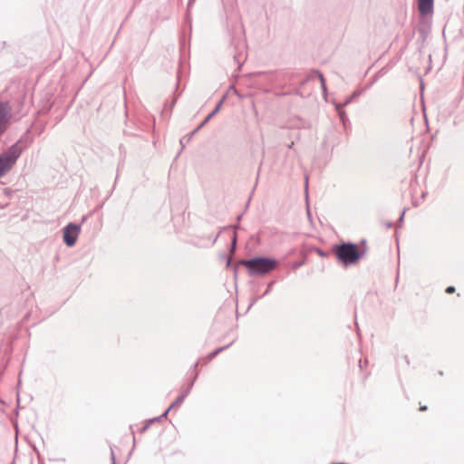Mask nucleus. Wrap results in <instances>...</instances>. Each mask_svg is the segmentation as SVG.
<instances>
[{
  "mask_svg": "<svg viewBox=\"0 0 464 464\" xmlns=\"http://www.w3.org/2000/svg\"><path fill=\"white\" fill-rule=\"evenodd\" d=\"M236 242H237V238H236V236L234 237L233 238V241H232V248H231V251H234L235 250V247H236Z\"/></svg>",
  "mask_w": 464,
  "mask_h": 464,
  "instance_id": "14",
  "label": "nucleus"
},
{
  "mask_svg": "<svg viewBox=\"0 0 464 464\" xmlns=\"http://www.w3.org/2000/svg\"><path fill=\"white\" fill-rule=\"evenodd\" d=\"M22 151V147L16 142L0 155V178L12 169Z\"/></svg>",
  "mask_w": 464,
  "mask_h": 464,
  "instance_id": "3",
  "label": "nucleus"
},
{
  "mask_svg": "<svg viewBox=\"0 0 464 464\" xmlns=\"http://www.w3.org/2000/svg\"><path fill=\"white\" fill-rule=\"evenodd\" d=\"M339 114H340V118L343 121L344 112L343 111H340Z\"/></svg>",
  "mask_w": 464,
  "mask_h": 464,
  "instance_id": "17",
  "label": "nucleus"
},
{
  "mask_svg": "<svg viewBox=\"0 0 464 464\" xmlns=\"http://www.w3.org/2000/svg\"><path fill=\"white\" fill-rule=\"evenodd\" d=\"M334 252L337 260L344 266L356 264L365 254V251H360L357 245L353 243L335 246Z\"/></svg>",
  "mask_w": 464,
  "mask_h": 464,
  "instance_id": "1",
  "label": "nucleus"
},
{
  "mask_svg": "<svg viewBox=\"0 0 464 464\" xmlns=\"http://www.w3.org/2000/svg\"><path fill=\"white\" fill-rule=\"evenodd\" d=\"M216 113H213V111L208 114L209 117H213Z\"/></svg>",
  "mask_w": 464,
  "mask_h": 464,
  "instance_id": "18",
  "label": "nucleus"
},
{
  "mask_svg": "<svg viewBox=\"0 0 464 464\" xmlns=\"http://www.w3.org/2000/svg\"><path fill=\"white\" fill-rule=\"evenodd\" d=\"M189 390H190V387H188V389H186L185 391H183L181 392V394L175 400V401H173L170 406L167 409V411L162 414L161 417H166L167 414L169 413V411L173 409V408H176V407H179L180 406L185 398L188 396V394L189 393Z\"/></svg>",
  "mask_w": 464,
  "mask_h": 464,
  "instance_id": "5",
  "label": "nucleus"
},
{
  "mask_svg": "<svg viewBox=\"0 0 464 464\" xmlns=\"http://www.w3.org/2000/svg\"><path fill=\"white\" fill-rule=\"evenodd\" d=\"M80 231V226L73 223H69L67 226L64 227L63 241L66 244V246H72L76 243Z\"/></svg>",
  "mask_w": 464,
  "mask_h": 464,
  "instance_id": "4",
  "label": "nucleus"
},
{
  "mask_svg": "<svg viewBox=\"0 0 464 464\" xmlns=\"http://www.w3.org/2000/svg\"><path fill=\"white\" fill-rule=\"evenodd\" d=\"M433 0H418V8L421 14H428L432 11Z\"/></svg>",
  "mask_w": 464,
  "mask_h": 464,
  "instance_id": "6",
  "label": "nucleus"
},
{
  "mask_svg": "<svg viewBox=\"0 0 464 464\" xmlns=\"http://www.w3.org/2000/svg\"><path fill=\"white\" fill-rule=\"evenodd\" d=\"M221 105H222V101H221V102H219V103H218V104L216 106V108L213 110V113H217V112L219 111V109H220Z\"/></svg>",
  "mask_w": 464,
  "mask_h": 464,
  "instance_id": "13",
  "label": "nucleus"
},
{
  "mask_svg": "<svg viewBox=\"0 0 464 464\" xmlns=\"http://www.w3.org/2000/svg\"><path fill=\"white\" fill-rule=\"evenodd\" d=\"M307 188H308V178L306 177L305 178V192L307 193Z\"/></svg>",
  "mask_w": 464,
  "mask_h": 464,
  "instance_id": "16",
  "label": "nucleus"
},
{
  "mask_svg": "<svg viewBox=\"0 0 464 464\" xmlns=\"http://www.w3.org/2000/svg\"><path fill=\"white\" fill-rule=\"evenodd\" d=\"M227 346H224V347H220V348H218L216 349L215 351H213L212 353H209L208 357L210 359H213L214 357H216L220 352L224 351Z\"/></svg>",
  "mask_w": 464,
  "mask_h": 464,
  "instance_id": "10",
  "label": "nucleus"
},
{
  "mask_svg": "<svg viewBox=\"0 0 464 464\" xmlns=\"http://www.w3.org/2000/svg\"><path fill=\"white\" fill-rule=\"evenodd\" d=\"M7 116V111L4 104H0V123L5 120Z\"/></svg>",
  "mask_w": 464,
  "mask_h": 464,
  "instance_id": "9",
  "label": "nucleus"
},
{
  "mask_svg": "<svg viewBox=\"0 0 464 464\" xmlns=\"http://www.w3.org/2000/svg\"><path fill=\"white\" fill-rule=\"evenodd\" d=\"M455 292V287L454 286H448L446 288V293L448 294H451V293H454Z\"/></svg>",
  "mask_w": 464,
  "mask_h": 464,
  "instance_id": "12",
  "label": "nucleus"
},
{
  "mask_svg": "<svg viewBox=\"0 0 464 464\" xmlns=\"http://www.w3.org/2000/svg\"><path fill=\"white\" fill-rule=\"evenodd\" d=\"M210 119H211V117H209V116L208 115V116L206 117V119H205V120H204V121L199 124V126H198L196 130H193V131L188 135V138H187V137H184V138H182V139L180 140V143H181V144H183V140H184L185 139H187V141H188V140L191 139V137H192V136H193V135H194V134H195V133H196V132H197L200 128H202V127H203V126H204V125H205V124H206V123H207Z\"/></svg>",
  "mask_w": 464,
  "mask_h": 464,
  "instance_id": "8",
  "label": "nucleus"
},
{
  "mask_svg": "<svg viewBox=\"0 0 464 464\" xmlns=\"http://www.w3.org/2000/svg\"><path fill=\"white\" fill-rule=\"evenodd\" d=\"M303 265V262H296L293 265V267L294 268H298L299 266H301Z\"/></svg>",
  "mask_w": 464,
  "mask_h": 464,
  "instance_id": "15",
  "label": "nucleus"
},
{
  "mask_svg": "<svg viewBox=\"0 0 464 464\" xmlns=\"http://www.w3.org/2000/svg\"><path fill=\"white\" fill-rule=\"evenodd\" d=\"M210 119H211V117H209V116L208 115V116L206 117V119H205V120H204V121L199 124V126H198L196 130H193V131L188 135V138H187V137H184V138H182V139L180 140V143H181V144H183V140H184L185 139H187V141H188V140L191 139V137H192V136H193V135H194V134H195V133H196V132H197L200 128H202V127H203V126H204V125H205V124H206V123H207Z\"/></svg>",
  "mask_w": 464,
  "mask_h": 464,
  "instance_id": "7",
  "label": "nucleus"
},
{
  "mask_svg": "<svg viewBox=\"0 0 464 464\" xmlns=\"http://www.w3.org/2000/svg\"><path fill=\"white\" fill-rule=\"evenodd\" d=\"M240 264L244 266L251 276H264L273 271L277 261L269 257H254L252 259L241 260Z\"/></svg>",
  "mask_w": 464,
  "mask_h": 464,
  "instance_id": "2",
  "label": "nucleus"
},
{
  "mask_svg": "<svg viewBox=\"0 0 464 464\" xmlns=\"http://www.w3.org/2000/svg\"><path fill=\"white\" fill-rule=\"evenodd\" d=\"M112 462H113V464H115V458L113 455H112Z\"/></svg>",
  "mask_w": 464,
  "mask_h": 464,
  "instance_id": "20",
  "label": "nucleus"
},
{
  "mask_svg": "<svg viewBox=\"0 0 464 464\" xmlns=\"http://www.w3.org/2000/svg\"><path fill=\"white\" fill-rule=\"evenodd\" d=\"M420 411H425V410H427V407H426V406H422V407H420Z\"/></svg>",
  "mask_w": 464,
  "mask_h": 464,
  "instance_id": "19",
  "label": "nucleus"
},
{
  "mask_svg": "<svg viewBox=\"0 0 464 464\" xmlns=\"http://www.w3.org/2000/svg\"><path fill=\"white\" fill-rule=\"evenodd\" d=\"M319 79H320L322 89L324 92H325L326 91L325 80L322 73H319Z\"/></svg>",
  "mask_w": 464,
  "mask_h": 464,
  "instance_id": "11",
  "label": "nucleus"
}]
</instances>
